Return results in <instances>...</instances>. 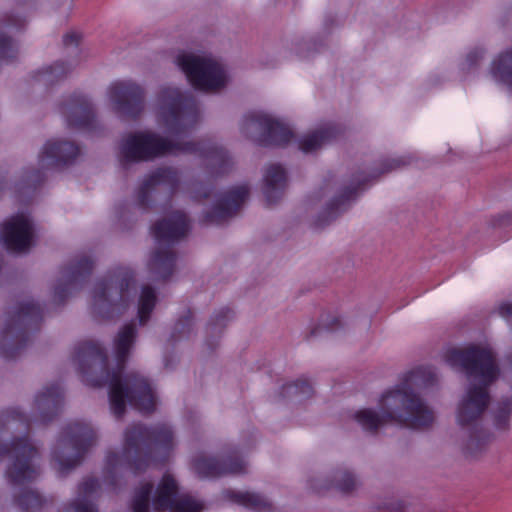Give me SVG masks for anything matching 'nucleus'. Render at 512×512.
<instances>
[{
	"label": "nucleus",
	"instance_id": "nucleus-1",
	"mask_svg": "<svg viewBox=\"0 0 512 512\" xmlns=\"http://www.w3.org/2000/svg\"><path fill=\"white\" fill-rule=\"evenodd\" d=\"M153 110L157 124L165 130L167 136L152 130L126 134L119 145V159L123 166L152 161L166 155L199 152L213 174L221 175L228 171L231 161L222 147L206 142L184 141V136L200 120L198 104L192 96L174 86H161Z\"/></svg>",
	"mask_w": 512,
	"mask_h": 512
},
{
	"label": "nucleus",
	"instance_id": "nucleus-2",
	"mask_svg": "<svg viewBox=\"0 0 512 512\" xmlns=\"http://www.w3.org/2000/svg\"><path fill=\"white\" fill-rule=\"evenodd\" d=\"M134 323L124 325L114 339L116 368L110 370L105 350L93 341L79 343L74 350L73 363L83 380L94 387L109 385V401L113 414L121 418L126 403L141 412H152L156 398L149 381L138 372L122 375L124 364L136 338Z\"/></svg>",
	"mask_w": 512,
	"mask_h": 512
},
{
	"label": "nucleus",
	"instance_id": "nucleus-3",
	"mask_svg": "<svg viewBox=\"0 0 512 512\" xmlns=\"http://www.w3.org/2000/svg\"><path fill=\"white\" fill-rule=\"evenodd\" d=\"M443 358L451 367L463 370L469 381L455 411L458 425L455 438L465 457L474 459L487 449L491 440L483 418L491 401L488 388L497 380L500 369L494 352L480 345L450 348Z\"/></svg>",
	"mask_w": 512,
	"mask_h": 512
},
{
	"label": "nucleus",
	"instance_id": "nucleus-4",
	"mask_svg": "<svg viewBox=\"0 0 512 512\" xmlns=\"http://www.w3.org/2000/svg\"><path fill=\"white\" fill-rule=\"evenodd\" d=\"M426 386L425 372L411 371L382 395L379 411L359 410L355 420L363 430L373 434L388 423L409 428L428 427L434 421V412L420 395V390Z\"/></svg>",
	"mask_w": 512,
	"mask_h": 512
},
{
	"label": "nucleus",
	"instance_id": "nucleus-5",
	"mask_svg": "<svg viewBox=\"0 0 512 512\" xmlns=\"http://www.w3.org/2000/svg\"><path fill=\"white\" fill-rule=\"evenodd\" d=\"M172 447L173 433L166 424L151 429L141 425L132 426L126 431L123 451L107 455L103 469L105 484L110 490L116 491L127 470L134 473L144 471L154 454L163 460Z\"/></svg>",
	"mask_w": 512,
	"mask_h": 512
},
{
	"label": "nucleus",
	"instance_id": "nucleus-6",
	"mask_svg": "<svg viewBox=\"0 0 512 512\" xmlns=\"http://www.w3.org/2000/svg\"><path fill=\"white\" fill-rule=\"evenodd\" d=\"M154 485L141 483L135 489L131 502L133 512H149L150 503L158 512H201L203 504L188 494H179L178 484L170 474H165L159 482L153 498Z\"/></svg>",
	"mask_w": 512,
	"mask_h": 512
},
{
	"label": "nucleus",
	"instance_id": "nucleus-7",
	"mask_svg": "<svg viewBox=\"0 0 512 512\" xmlns=\"http://www.w3.org/2000/svg\"><path fill=\"white\" fill-rule=\"evenodd\" d=\"M189 229L187 216L181 211L172 212L152 227L157 247L148 268L154 280H166L172 275L175 253L171 245L184 238Z\"/></svg>",
	"mask_w": 512,
	"mask_h": 512
},
{
	"label": "nucleus",
	"instance_id": "nucleus-8",
	"mask_svg": "<svg viewBox=\"0 0 512 512\" xmlns=\"http://www.w3.org/2000/svg\"><path fill=\"white\" fill-rule=\"evenodd\" d=\"M135 292L134 274L127 267L115 268L97 282L92 297V314L98 319H111L122 313Z\"/></svg>",
	"mask_w": 512,
	"mask_h": 512
},
{
	"label": "nucleus",
	"instance_id": "nucleus-9",
	"mask_svg": "<svg viewBox=\"0 0 512 512\" xmlns=\"http://www.w3.org/2000/svg\"><path fill=\"white\" fill-rule=\"evenodd\" d=\"M42 319L41 308L31 300H23L6 315L0 331V356L16 358L26 347L30 333L36 330Z\"/></svg>",
	"mask_w": 512,
	"mask_h": 512
},
{
	"label": "nucleus",
	"instance_id": "nucleus-10",
	"mask_svg": "<svg viewBox=\"0 0 512 512\" xmlns=\"http://www.w3.org/2000/svg\"><path fill=\"white\" fill-rule=\"evenodd\" d=\"M94 440L95 433L88 424L78 421L68 424L52 452L59 472L65 474L75 468Z\"/></svg>",
	"mask_w": 512,
	"mask_h": 512
},
{
	"label": "nucleus",
	"instance_id": "nucleus-11",
	"mask_svg": "<svg viewBox=\"0 0 512 512\" xmlns=\"http://www.w3.org/2000/svg\"><path fill=\"white\" fill-rule=\"evenodd\" d=\"M176 64L196 89L211 92L226 83L222 65L210 56L182 52L177 56Z\"/></svg>",
	"mask_w": 512,
	"mask_h": 512
},
{
	"label": "nucleus",
	"instance_id": "nucleus-12",
	"mask_svg": "<svg viewBox=\"0 0 512 512\" xmlns=\"http://www.w3.org/2000/svg\"><path fill=\"white\" fill-rule=\"evenodd\" d=\"M241 130L248 138L261 145H283L292 136L288 127L260 111L248 113L244 117Z\"/></svg>",
	"mask_w": 512,
	"mask_h": 512
},
{
	"label": "nucleus",
	"instance_id": "nucleus-13",
	"mask_svg": "<svg viewBox=\"0 0 512 512\" xmlns=\"http://www.w3.org/2000/svg\"><path fill=\"white\" fill-rule=\"evenodd\" d=\"M115 113L123 119H137L145 108V90L131 80L113 82L107 89Z\"/></svg>",
	"mask_w": 512,
	"mask_h": 512
},
{
	"label": "nucleus",
	"instance_id": "nucleus-14",
	"mask_svg": "<svg viewBox=\"0 0 512 512\" xmlns=\"http://www.w3.org/2000/svg\"><path fill=\"white\" fill-rule=\"evenodd\" d=\"M2 238L7 249L25 252L32 245L33 227L25 215H16L2 225Z\"/></svg>",
	"mask_w": 512,
	"mask_h": 512
},
{
	"label": "nucleus",
	"instance_id": "nucleus-15",
	"mask_svg": "<svg viewBox=\"0 0 512 512\" xmlns=\"http://www.w3.org/2000/svg\"><path fill=\"white\" fill-rule=\"evenodd\" d=\"M193 468L200 478H216L224 475L247 473V463L238 457H227L223 461L200 456L194 460Z\"/></svg>",
	"mask_w": 512,
	"mask_h": 512
},
{
	"label": "nucleus",
	"instance_id": "nucleus-16",
	"mask_svg": "<svg viewBox=\"0 0 512 512\" xmlns=\"http://www.w3.org/2000/svg\"><path fill=\"white\" fill-rule=\"evenodd\" d=\"M249 196V188L239 185L221 194L211 212L206 214V221L221 223L234 216Z\"/></svg>",
	"mask_w": 512,
	"mask_h": 512
},
{
	"label": "nucleus",
	"instance_id": "nucleus-17",
	"mask_svg": "<svg viewBox=\"0 0 512 512\" xmlns=\"http://www.w3.org/2000/svg\"><path fill=\"white\" fill-rule=\"evenodd\" d=\"M93 267V261L88 256H82L66 267L54 290L55 301H63L72 288H76L91 274Z\"/></svg>",
	"mask_w": 512,
	"mask_h": 512
},
{
	"label": "nucleus",
	"instance_id": "nucleus-18",
	"mask_svg": "<svg viewBox=\"0 0 512 512\" xmlns=\"http://www.w3.org/2000/svg\"><path fill=\"white\" fill-rule=\"evenodd\" d=\"M61 405L62 391L59 385L44 387L34 399V420L42 424L52 421L58 415Z\"/></svg>",
	"mask_w": 512,
	"mask_h": 512
},
{
	"label": "nucleus",
	"instance_id": "nucleus-19",
	"mask_svg": "<svg viewBox=\"0 0 512 512\" xmlns=\"http://www.w3.org/2000/svg\"><path fill=\"white\" fill-rule=\"evenodd\" d=\"M79 154V148L68 141H48L39 156L42 169L55 168L72 161Z\"/></svg>",
	"mask_w": 512,
	"mask_h": 512
},
{
	"label": "nucleus",
	"instance_id": "nucleus-20",
	"mask_svg": "<svg viewBox=\"0 0 512 512\" xmlns=\"http://www.w3.org/2000/svg\"><path fill=\"white\" fill-rule=\"evenodd\" d=\"M70 127L84 128L92 123L94 109L90 101L83 95H73L61 106Z\"/></svg>",
	"mask_w": 512,
	"mask_h": 512
},
{
	"label": "nucleus",
	"instance_id": "nucleus-21",
	"mask_svg": "<svg viewBox=\"0 0 512 512\" xmlns=\"http://www.w3.org/2000/svg\"><path fill=\"white\" fill-rule=\"evenodd\" d=\"M100 484L88 477L78 486L76 498L65 507V512H98L94 500L99 496Z\"/></svg>",
	"mask_w": 512,
	"mask_h": 512
},
{
	"label": "nucleus",
	"instance_id": "nucleus-22",
	"mask_svg": "<svg viewBox=\"0 0 512 512\" xmlns=\"http://www.w3.org/2000/svg\"><path fill=\"white\" fill-rule=\"evenodd\" d=\"M179 183L178 172L170 167L159 168L149 175L142 183L139 192L138 200L142 206L148 204L149 193L157 186H166L170 190L176 189Z\"/></svg>",
	"mask_w": 512,
	"mask_h": 512
},
{
	"label": "nucleus",
	"instance_id": "nucleus-23",
	"mask_svg": "<svg viewBox=\"0 0 512 512\" xmlns=\"http://www.w3.org/2000/svg\"><path fill=\"white\" fill-rule=\"evenodd\" d=\"M286 187V172L278 164H271L266 168L264 174L263 192L267 201L275 203L283 195Z\"/></svg>",
	"mask_w": 512,
	"mask_h": 512
},
{
	"label": "nucleus",
	"instance_id": "nucleus-24",
	"mask_svg": "<svg viewBox=\"0 0 512 512\" xmlns=\"http://www.w3.org/2000/svg\"><path fill=\"white\" fill-rule=\"evenodd\" d=\"M359 185L360 180H357V185L353 184L352 186L345 188L339 197L333 199L327 205L322 214L317 218L315 225L319 228L324 227L325 225H328L331 221L336 219L343 211H345L348 202L356 194Z\"/></svg>",
	"mask_w": 512,
	"mask_h": 512
},
{
	"label": "nucleus",
	"instance_id": "nucleus-25",
	"mask_svg": "<svg viewBox=\"0 0 512 512\" xmlns=\"http://www.w3.org/2000/svg\"><path fill=\"white\" fill-rule=\"evenodd\" d=\"M338 130L326 125L308 133L299 141V149L304 153H313L336 137Z\"/></svg>",
	"mask_w": 512,
	"mask_h": 512
},
{
	"label": "nucleus",
	"instance_id": "nucleus-26",
	"mask_svg": "<svg viewBox=\"0 0 512 512\" xmlns=\"http://www.w3.org/2000/svg\"><path fill=\"white\" fill-rule=\"evenodd\" d=\"M330 486L335 487L337 490H339L342 493L348 494L355 491L359 486L360 482L358 478L349 470L346 469H340L335 471L334 478H333V484H318L317 482H314L312 484V487L317 492H322L324 490H327L330 488Z\"/></svg>",
	"mask_w": 512,
	"mask_h": 512
},
{
	"label": "nucleus",
	"instance_id": "nucleus-27",
	"mask_svg": "<svg viewBox=\"0 0 512 512\" xmlns=\"http://www.w3.org/2000/svg\"><path fill=\"white\" fill-rule=\"evenodd\" d=\"M491 73L495 80L512 90V49L497 55L492 62Z\"/></svg>",
	"mask_w": 512,
	"mask_h": 512
},
{
	"label": "nucleus",
	"instance_id": "nucleus-28",
	"mask_svg": "<svg viewBox=\"0 0 512 512\" xmlns=\"http://www.w3.org/2000/svg\"><path fill=\"white\" fill-rule=\"evenodd\" d=\"M22 20L16 19L14 17H8L4 20L3 23L0 24V57L5 59H10L15 57L17 53V46L15 42L3 31L7 26H17L20 27L22 25Z\"/></svg>",
	"mask_w": 512,
	"mask_h": 512
},
{
	"label": "nucleus",
	"instance_id": "nucleus-29",
	"mask_svg": "<svg viewBox=\"0 0 512 512\" xmlns=\"http://www.w3.org/2000/svg\"><path fill=\"white\" fill-rule=\"evenodd\" d=\"M226 496L231 501L247 508H261L267 504L265 497L249 491L241 492L229 490L226 492Z\"/></svg>",
	"mask_w": 512,
	"mask_h": 512
},
{
	"label": "nucleus",
	"instance_id": "nucleus-30",
	"mask_svg": "<svg viewBox=\"0 0 512 512\" xmlns=\"http://www.w3.org/2000/svg\"><path fill=\"white\" fill-rule=\"evenodd\" d=\"M156 304V293L150 286H144L141 291L138 305V318L141 325H144Z\"/></svg>",
	"mask_w": 512,
	"mask_h": 512
},
{
	"label": "nucleus",
	"instance_id": "nucleus-31",
	"mask_svg": "<svg viewBox=\"0 0 512 512\" xmlns=\"http://www.w3.org/2000/svg\"><path fill=\"white\" fill-rule=\"evenodd\" d=\"M313 388L311 384L304 379L285 384L282 387V394L285 398H308L312 395Z\"/></svg>",
	"mask_w": 512,
	"mask_h": 512
},
{
	"label": "nucleus",
	"instance_id": "nucleus-32",
	"mask_svg": "<svg viewBox=\"0 0 512 512\" xmlns=\"http://www.w3.org/2000/svg\"><path fill=\"white\" fill-rule=\"evenodd\" d=\"M512 414V400H501L494 411V424L497 429L506 430L509 427Z\"/></svg>",
	"mask_w": 512,
	"mask_h": 512
},
{
	"label": "nucleus",
	"instance_id": "nucleus-33",
	"mask_svg": "<svg viewBox=\"0 0 512 512\" xmlns=\"http://www.w3.org/2000/svg\"><path fill=\"white\" fill-rule=\"evenodd\" d=\"M18 505L27 511H33L40 508L44 501L41 496L32 490H25L17 499Z\"/></svg>",
	"mask_w": 512,
	"mask_h": 512
},
{
	"label": "nucleus",
	"instance_id": "nucleus-34",
	"mask_svg": "<svg viewBox=\"0 0 512 512\" xmlns=\"http://www.w3.org/2000/svg\"><path fill=\"white\" fill-rule=\"evenodd\" d=\"M68 72L63 63H55L53 66L41 72L39 80L45 84H53L62 79Z\"/></svg>",
	"mask_w": 512,
	"mask_h": 512
},
{
	"label": "nucleus",
	"instance_id": "nucleus-35",
	"mask_svg": "<svg viewBox=\"0 0 512 512\" xmlns=\"http://www.w3.org/2000/svg\"><path fill=\"white\" fill-rule=\"evenodd\" d=\"M340 326V320L336 317H333L331 321H322L317 327L313 328L309 334V337L319 336L326 331H334Z\"/></svg>",
	"mask_w": 512,
	"mask_h": 512
},
{
	"label": "nucleus",
	"instance_id": "nucleus-36",
	"mask_svg": "<svg viewBox=\"0 0 512 512\" xmlns=\"http://www.w3.org/2000/svg\"><path fill=\"white\" fill-rule=\"evenodd\" d=\"M231 318V310L228 308H223L219 312H217L209 325V329L211 331H216L222 327H224L225 322Z\"/></svg>",
	"mask_w": 512,
	"mask_h": 512
},
{
	"label": "nucleus",
	"instance_id": "nucleus-37",
	"mask_svg": "<svg viewBox=\"0 0 512 512\" xmlns=\"http://www.w3.org/2000/svg\"><path fill=\"white\" fill-rule=\"evenodd\" d=\"M409 163L408 158L406 157H398L393 159H387L382 162V171L381 173H387L401 167H404Z\"/></svg>",
	"mask_w": 512,
	"mask_h": 512
},
{
	"label": "nucleus",
	"instance_id": "nucleus-38",
	"mask_svg": "<svg viewBox=\"0 0 512 512\" xmlns=\"http://www.w3.org/2000/svg\"><path fill=\"white\" fill-rule=\"evenodd\" d=\"M484 56V51L482 49H475L471 51L467 55V62L469 63V66L475 65L478 61H480Z\"/></svg>",
	"mask_w": 512,
	"mask_h": 512
},
{
	"label": "nucleus",
	"instance_id": "nucleus-39",
	"mask_svg": "<svg viewBox=\"0 0 512 512\" xmlns=\"http://www.w3.org/2000/svg\"><path fill=\"white\" fill-rule=\"evenodd\" d=\"M499 314L507 321H512V303H503L499 306Z\"/></svg>",
	"mask_w": 512,
	"mask_h": 512
},
{
	"label": "nucleus",
	"instance_id": "nucleus-40",
	"mask_svg": "<svg viewBox=\"0 0 512 512\" xmlns=\"http://www.w3.org/2000/svg\"><path fill=\"white\" fill-rule=\"evenodd\" d=\"M80 40V35L76 32H71L63 37V43L65 46L77 45Z\"/></svg>",
	"mask_w": 512,
	"mask_h": 512
},
{
	"label": "nucleus",
	"instance_id": "nucleus-41",
	"mask_svg": "<svg viewBox=\"0 0 512 512\" xmlns=\"http://www.w3.org/2000/svg\"><path fill=\"white\" fill-rule=\"evenodd\" d=\"M41 180L40 175L37 173L33 176H30L29 181L32 183H37Z\"/></svg>",
	"mask_w": 512,
	"mask_h": 512
},
{
	"label": "nucleus",
	"instance_id": "nucleus-42",
	"mask_svg": "<svg viewBox=\"0 0 512 512\" xmlns=\"http://www.w3.org/2000/svg\"><path fill=\"white\" fill-rule=\"evenodd\" d=\"M208 196H209V192L204 191V192H203V194H202V197L206 198V197H208Z\"/></svg>",
	"mask_w": 512,
	"mask_h": 512
}]
</instances>
